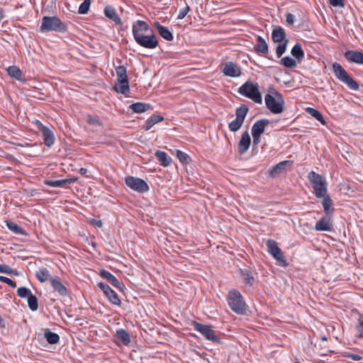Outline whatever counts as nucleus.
<instances>
[{
	"label": "nucleus",
	"mask_w": 363,
	"mask_h": 363,
	"mask_svg": "<svg viewBox=\"0 0 363 363\" xmlns=\"http://www.w3.org/2000/svg\"><path fill=\"white\" fill-rule=\"evenodd\" d=\"M133 35L135 42L145 48L155 49L158 45L156 35L143 21H137L133 23Z\"/></svg>",
	"instance_id": "f257e3e1"
},
{
	"label": "nucleus",
	"mask_w": 363,
	"mask_h": 363,
	"mask_svg": "<svg viewBox=\"0 0 363 363\" xmlns=\"http://www.w3.org/2000/svg\"><path fill=\"white\" fill-rule=\"evenodd\" d=\"M328 183L324 177L319 175V199L323 211L321 213H327V214L335 213V204L330 196L328 193Z\"/></svg>",
	"instance_id": "f03ea898"
},
{
	"label": "nucleus",
	"mask_w": 363,
	"mask_h": 363,
	"mask_svg": "<svg viewBox=\"0 0 363 363\" xmlns=\"http://www.w3.org/2000/svg\"><path fill=\"white\" fill-rule=\"evenodd\" d=\"M227 301L230 309L238 313L244 314L246 311V303L240 292L233 289L228 292Z\"/></svg>",
	"instance_id": "7ed1b4c3"
},
{
	"label": "nucleus",
	"mask_w": 363,
	"mask_h": 363,
	"mask_svg": "<svg viewBox=\"0 0 363 363\" xmlns=\"http://www.w3.org/2000/svg\"><path fill=\"white\" fill-rule=\"evenodd\" d=\"M333 70L335 77L347 86L351 90L357 91L359 86L358 83L353 79L343 68V67L337 62L333 64Z\"/></svg>",
	"instance_id": "20e7f679"
},
{
	"label": "nucleus",
	"mask_w": 363,
	"mask_h": 363,
	"mask_svg": "<svg viewBox=\"0 0 363 363\" xmlns=\"http://www.w3.org/2000/svg\"><path fill=\"white\" fill-rule=\"evenodd\" d=\"M264 100L267 108L273 113H280L284 111V101L279 93L275 91H272L265 96Z\"/></svg>",
	"instance_id": "39448f33"
},
{
	"label": "nucleus",
	"mask_w": 363,
	"mask_h": 363,
	"mask_svg": "<svg viewBox=\"0 0 363 363\" xmlns=\"http://www.w3.org/2000/svg\"><path fill=\"white\" fill-rule=\"evenodd\" d=\"M238 92L255 103H262V96L258 89V84L252 82H247L242 84L238 90Z\"/></svg>",
	"instance_id": "423d86ee"
},
{
	"label": "nucleus",
	"mask_w": 363,
	"mask_h": 363,
	"mask_svg": "<svg viewBox=\"0 0 363 363\" xmlns=\"http://www.w3.org/2000/svg\"><path fill=\"white\" fill-rule=\"evenodd\" d=\"M65 25L55 16H44L42 19L40 30L42 32L48 31H64L65 30Z\"/></svg>",
	"instance_id": "0eeeda50"
},
{
	"label": "nucleus",
	"mask_w": 363,
	"mask_h": 363,
	"mask_svg": "<svg viewBox=\"0 0 363 363\" xmlns=\"http://www.w3.org/2000/svg\"><path fill=\"white\" fill-rule=\"evenodd\" d=\"M125 183L130 189L139 193H145L149 191L148 184L140 178L128 176L125 177Z\"/></svg>",
	"instance_id": "6e6552de"
},
{
	"label": "nucleus",
	"mask_w": 363,
	"mask_h": 363,
	"mask_svg": "<svg viewBox=\"0 0 363 363\" xmlns=\"http://www.w3.org/2000/svg\"><path fill=\"white\" fill-rule=\"evenodd\" d=\"M33 123L36 125L38 130L41 132L44 144L49 147L53 145L55 142V137L53 131L48 126L44 125L38 120H35Z\"/></svg>",
	"instance_id": "1a4fd4ad"
},
{
	"label": "nucleus",
	"mask_w": 363,
	"mask_h": 363,
	"mask_svg": "<svg viewBox=\"0 0 363 363\" xmlns=\"http://www.w3.org/2000/svg\"><path fill=\"white\" fill-rule=\"evenodd\" d=\"M194 326V328L201 333L207 340L215 343H220V339L216 335V332L212 329L211 326L199 323H195Z\"/></svg>",
	"instance_id": "9d476101"
},
{
	"label": "nucleus",
	"mask_w": 363,
	"mask_h": 363,
	"mask_svg": "<svg viewBox=\"0 0 363 363\" xmlns=\"http://www.w3.org/2000/svg\"><path fill=\"white\" fill-rule=\"evenodd\" d=\"M320 213L321 214V217L319 218V231L334 232V214H327V213Z\"/></svg>",
	"instance_id": "9b49d317"
},
{
	"label": "nucleus",
	"mask_w": 363,
	"mask_h": 363,
	"mask_svg": "<svg viewBox=\"0 0 363 363\" xmlns=\"http://www.w3.org/2000/svg\"><path fill=\"white\" fill-rule=\"evenodd\" d=\"M221 71L224 75L230 77H238L241 74L240 68L233 62H226L221 65Z\"/></svg>",
	"instance_id": "f8f14e48"
},
{
	"label": "nucleus",
	"mask_w": 363,
	"mask_h": 363,
	"mask_svg": "<svg viewBox=\"0 0 363 363\" xmlns=\"http://www.w3.org/2000/svg\"><path fill=\"white\" fill-rule=\"evenodd\" d=\"M99 274L102 278L106 279L112 286L121 291H123L124 285L121 284L111 272L105 269H102L100 271Z\"/></svg>",
	"instance_id": "ddd939ff"
},
{
	"label": "nucleus",
	"mask_w": 363,
	"mask_h": 363,
	"mask_svg": "<svg viewBox=\"0 0 363 363\" xmlns=\"http://www.w3.org/2000/svg\"><path fill=\"white\" fill-rule=\"evenodd\" d=\"M345 59L356 64L363 65V52L357 50H347L345 52Z\"/></svg>",
	"instance_id": "4468645a"
},
{
	"label": "nucleus",
	"mask_w": 363,
	"mask_h": 363,
	"mask_svg": "<svg viewBox=\"0 0 363 363\" xmlns=\"http://www.w3.org/2000/svg\"><path fill=\"white\" fill-rule=\"evenodd\" d=\"M251 143L250 134L247 131H245L238 143V152L240 155L245 154L249 149Z\"/></svg>",
	"instance_id": "2eb2a0df"
},
{
	"label": "nucleus",
	"mask_w": 363,
	"mask_h": 363,
	"mask_svg": "<svg viewBox=\"0 0 363 363\" xmlns=\"http://www.w3.org/2000/svg\"><path fill=\"white\" fill-rule=\"evenodd\" d=\"M50 283L55 291H57L60 296H65L68 295L67 289L61 282L58 277L50 279Z\"/></svg>",
	"instance_id": "dca6fc26"
},
{
	"label": "nucleus",
	"mask_w": 363,
	"mask_h": 363,
	"mask_svg": "<svg viewBox=\"0 0 363 363\" xmlns=\"http://www.w3.org/2000/svg\"><path fill=\"white\" fill-rule=\"evenodd\" d=\"M269 123V121L265 118L256 121L252 127V134L261 135L264 132V128Z\"/></svg>",
	"instance_id": "f3484780"
},
{
	"label": "nucleus",
	"mask_w": 363,
	"mask_h": 363,
	"mask_svg": "<svg viewBox=\"0 0 363 363\" xmlns=\"http://www.w3.org/2000/svg\"><path fill=\"white\" fill-rule=\"evenodd\" d=\"M105 16L115 22L116 24L121 25L122 21L118 16L116 9L111 6H106L104 9Z\"/></svg>",
	"instance_id": "a211bd4d"
},
{
	"label": "nucleus",
	"mask_w": 363,
	"mask_h": 363,
	"mask_svg": "<svg viewBox=\"0 0 363 363\" xmlns=\"http://www.w3.org/2000/svg\"><path fill=\"white\" fill-rule=\"evenodd\" d=\"M130 108L133 112L137 113L153 111V108L150 104L141 102L133 104L130 106Z\"/></svg>",
	"instance_id": "6ab92c4d"
},
{
	"label": "nucleus",
	"mask_w": 363,
	"mask_h": 363,
	"mask_svg": "<svg viewBox=\"0 0 363 363\" xmlns=\"http://www.w3.org/2000/svg\"><path fill=\"white\" fill-rule=\"evenodd\" d=\"M272 39L274 43L285 42L286 39L284 30L279 26L275 27L272 33Z\"/></svg>",
	"instance_id": "aec40b11"
},
{
	"label": "nucleus",
	"mask_w": 363,
	"mask_h": 363,
	"mask_svg": "<svg viewBox=\"0 0 363 363\" xmlns=\"http://www.w3.org/2000/svg\"><path fill=\"white\" fill-rule=\"evenodd\" d=\"M246 115H236V118L231 121L229 125V129L232 132L238 131L242 126Z\"/></svg>",
	"instance_id": "412c9836"
},
{
	"label": "nucleus",
	"mask_w": 363,
	"mask_h": 363,
	"mask_svg": "<svg viewBox=\"0 0 363 363\" xmlns=\"http://www.w3.org/2000/svg\"><path fill=\"white\" fill-rule=\"evenodd\" d=\"M154 25L164 39L167 40H172L173 39V35L167 28L160 25L158 22H155Z\"/></svg>",
	"instance_id": "4be33fe9"
},
{
	"label": "nucleus",
	"mask_w": 363,
	"mask_h": 363,
	"mask_svg": "<svg viewBox=\"0 0 363 363\" xmlns=\"http://www.w3.org/2000/svg\"><path fill=\"white\" fill-rule=\"evenodd\" d=\"M114 90L118 93L125 94L129 91L128 79L117 80Z\"/></svg>",
	"instance_id": "5701e85b"
},
{
	"label": "nucleus",
	"mask_w": 363,
	"mask_h": 363,
	"mask_svg": "<svg viewBox=\"0 0 363 363\" xmlns=\"http://www.w3.org/2000/svg\"><path fill=\"white\" fill-rule=\"evenodd\" d=\"M157 160L164 167H167L170 164L172 159L167 154L163 151L158 150L155 154Z\"/></svg>",
	"instance_id": "b1692460"
},
{
	"label": "nucleus",
	"mask_w": 363,
	"mask_h": 363,
	"mask_svg": "<svg viewBox=\"0 0 363 363\" xmlns=\"http://www.w3.org/2000/svg\"><path fill=\"white\" fill-rule=\"evenodd\" d=\"M290 165L289 161H283L274 166L270 171V174L275 177L286 169V166Z\"/></svg>",
	"instance_id": "393cba45"
},
{
	"label": "nucleus",
	"mask_w": 363,
	"mask_h": 363,
	"mask_svg": "<svg viewBox=\"0 0 363 363\" xmlns=\"http://www.w3.org/2000/svg\"><path fill=\"white\" fill-rule=\"evenodd\" d=\"M44 336L46 340L52 345L56 344L60 341V336L48 328L44 330Z\"/></svg>",
	"instance_id": "a878e982"
},
{
	"label": "nucleus",
	"mask_w": 363,
	"mask_h": 363,
	"mask_svg": "<svg viewBox=\"0 0 363 363\" xmlns=\"http://www.w3.org/2000/svg\"><path fill=\"white\" fill-rule=\"evenodd\" d=\"M164 120V118L160 115H152L147 120L143 126L145 130H149L155 124Z\"/></svg>",
	"instance_id": "bb28decb"
},
{
	"label": "nucleus",
	"mask_w": 363,
	"mask_h": 363,
	"mask_svg": "<svg viewBox=\"0 0 363 363\" xmlns=\"http://www.w3.org/2000/svg\"><path fill=\"white\" fill-rule=\"evenodd\" d=\"M255 49L257 52L267 53L268 52V45L264 38L258 36Z\"/></svg>",
	"instance_id": "cd10ccee"
},
{
	"label": "nucleus",
	"mask_w": 363,
	"mask_h": 363,
	"mask_svg": "<svg viewBox=\"0 0 363 363\" xmlns=\"http://www.w3.org/2000/svg\"><path fill=\"white\" fill-rule=\"evenodd\" d=\"M35 277L40 282L43 283L50 278V274L46 268L41 267L35 272Z\"/></svg>",
	"instance_id": "c85d7f7f"
},
{
	"label": "nucleus",
	"mask_w": 363,
	"mask_h": 363,
	"mask_svg": "<svg viewBox=\"0 0 363 363\" xmlns=\"http://www.w3.org/2000/svg\"><path fill=\"white\" fill-rule=\"evenodd\" d=\"M7 72L9 76L18 81H22L23 79V74L21 70L16 66H10L7 69Z\"/></svg>",
	"instance_id": "c756f323"
},
{
	"label": "nucleus",
	"mask_w": 363,
	"mask_h": 363,
	"mask_svg": "<svg viewBox=\"0 0 363 363\" xmlns=\"http://www.w3.org/2000/svg\"><path fill=\"white\" fill-rule=\"evenodd\" d=\"M268 252L271 255H276V254H280L281 249L278 247L277 243L274 240H268L266 242Z\"/></svg>",
	"instance_id": "7c9ffc66"
},
{
	"label": "nucleus",
	"mask_w": 363,
	"mask_h": 363,
	"mask_svg": "<svg viewBox=\"0 0 363 363\" xmlns=\"http://www.w3.org/2000/svg\"><path fill=\"white\" fill-rule=\"evenodd\" d=\"M74 180L73 179H58V180H45V184L52 186V187H62L65 184L67 183H72Z\"/></svg>",
	"instance_id": "2f4dec72"
},
{
	"label": "nucleus",
	"mask_w": 363,
	"mask_h": 363,
	"mask_svg": "<svg viewBox=\"0 0 363 363\" xmlns=\"http://www.w3.org/2000/svg\"><path fill=\"white\" fill-rule=\"evenodd\" d=\"M241 275L243 281L246 284L252 286L255 281L254 277L252 272L247 269H243L240 270Z\"/></svg>",
	"instance_id": "473e14b6"
},
{
	"label": "nucleus",
	"mask_w": 363,
	"mask_h": 363,
	"mask_svg": "<svg viewBox=\"0 0 363 363\" xmlns=\"http://www.w3.org/2000/svg\"><path fill=\"white\" fill-rule=\"evenodd\" d=\"M116 336L121 340L123 345H127L130 342L129 333L124 329L116 330Z\"/></svg>",
	"instance_id": "72a5a7b5"
},
{
	"label": "nucleus",
	"mask_w": 363,
	"mask_h": 363,
	"mask_svg": "<svg viewBox=\"0 0 363 363\" xmlns=\"http://www.w3.org/2000/svg\"><path fill=\"white\" fill-rule=\"evenodd\" d=\"M7 228L18 235H26V231L16 223L11 221H6Z\"/></svg>",
	"instance_id": "f704fd0d"
},
{
	"label": "nucleus",
	"mask_w": 363,
	"mask_h": 363,
	"mask_svg": "<svg viewBox=\"0 0 363 363\" xmlns=\"http://www.w3.org/2000/svg\"><path fill=\"white\" fill-rule=\"evenodd\" d=\"M105 296L111 303L116 306L121 305V299L119 298L118 294L112 289Z\"/></svg>",
	"instance_id": "c9c22d12"
},
{
	"label": "nucleus",
	"mask_w": 363,
	"mask_h": 363,
	"mask_svg": "<svg viewBox=\"0 0 363 363\" xmlns=\"http://www.w3.org/2000/svg\"><path fill=\"white\" fill-rule=\"evenodd\" d=\"M308 179L311 182L312 187L313 189V193L318 197V175L313 171L308 174Z\"/></svg>",
	"instance_id": "e433bc0d"
},
{
	"label": "nucleus",
	"mask_w": 363,
	"mask_h": 363,
	"mask_svg": "<svg viewBox=\"0 0 363 363\" xmlns=\"http://www.w3.org/2000/svg\"><path fill=\"white\" fill-rule=\"evenodd\" d=\"M28 306H29V308L33 311H35L38 309V298L37 297L33 295V294H31L28 297Z\"/></svg>",
	"instance_id": "4c0bfd02"
},
{
	"label": "nucleus",
	"mask_w": 363,
	"mask_h": 363,
	"mask_svg": "<svg viewBox=\"0 0 363 363\" xmlns=\"http://www.w3.org/2000/svg\"><path fill=\"white\" fill-rule=\"evenodd\" d=\"M116 72L117 80L128 79L126 68L124 66H118Z\"/></svg>",
	"instance_id": "58836bf2"
},
{
	"label": "nucleus",
	"mask_w": 363,
	"mask_h": 363,
	"mask_svg": "<svg viewBox=\"0 0 363 363\" xmlns=\"http://www.w3.org/2000/svg\"><path fill=\"white\" fill-rule=\"evenodd\" d=\"M291 52V55L298 60H300L303 57V51L301 48V46L299 44H296L293 47Z\"/></svg>",
	"instance_id": "ea45409f"
},
{
	"label": "nucleus",
	"mask_w": 363,
	"mask_h": 363,
	"mask_svg": "<svg viewBox=\"0 0 363 363\" xmlns=\"http://www.w3.org/2000/svg\"><path fill=\"white\" fill-rule=\"evenodd\" d=\"M277 262L278 264L281 267H286L288 262L285 259L283 252L281 250L280 254H276V255H272Z\"/></svg>",
	"instance_id": "a19ab883"
},
{
	"label": "nucleus",
	"mask_w": 363,
	"mask_h": 363,
	"mask_svg": "<svg viewBox=\"0 0 363 363\" xmlns=\"http://www.w3.org/2000/svg\"><path fill=\"white\" fill-rule=\"evenodd\" d=\"M86 121L93 126H99L101 122L97 115H87Z\"/></svg>",
	"instance_id": "79ce46f5"
},
{
	"label": "nucleus",
	"mask_w": 363,
	"mask_h": 363,
	"mask_svg": "<svg viewBox=\"0 0 363 363\" xmlns=\"http://www.w3.org/2000/svg\"><path fill=\"white\" fill-rule=\"evenodd\" d=\"M281 62L282 65H284L285 67H289V68L294 67L296 65L295 60H294L292 57H289V56L283 57L281 60Z\"/></svg>",
	"instance_id": "37998d69"
},
{
	"label": "nucleus",
	"mask_w": 363,
	"mask_h": 363,
	"mask_svg": "<svg viewBox=\"0 0 363 363\" xmlns=\"http://www.w3.org/2000/svg\"><path fill=\"white\" fill-rule=\"evenodd\" d=\"M91 4V0H84L79 7L78 12L80 14H85L88 12Z\"/></svg>",
	"instance_id": "c03bdc74"
},
{
	"label": "nucleus",
	"mask_w": 363,
	"mask_h": 363,
	"mask_svg": "<svg viewBox=\"0 0 363 363\" xmlns=\"http://www.w3.org/2000/svg\"><path fill=\"white\" fill-rule=\"evenodd\" d=\"M31 294L32 293L30 291V289H27L26 287H24V286L19 287L17 289V294H18V296H20L21 298H26V297L28 298Z\"/></svg>",
	"instance_id": "a18cd8bd"
},
{
	"label": "nucleus",
	"mask_w": 363,
	"mask_h": 363,
	"mask_svg": "<svg viewBox=\"0 0 363 363\" xmlns=\"http://www.w3.org/2000/svg\"><path fill=\"white\" fill-rule=\"evenodd\" d=\"M177 157L181 162L185 163V164L189 163V157L188 156L187 154L182 152V150H177Z\"/></svg>",
	"instance_id": "49530a36"
},
{
	"label": "nucleus",
	"mask_w": 363,
	"mask_h": 363,
	"mask_svg": "<svg viewBox=\"0 0 363 363\" xmlns=\"http://www.w3.org/2000/svg\"><path fill=\"white\" fill-rule=\"evenodd\" d=\"M287 42H288V40H285V42H284V43H280L277 46V48L276 49V53L279 57H281L284 54V52L286 51Z\"/></svg>",
	"instance_id": "de8ad7c7"
},
{
	"label": "nucleus",
	"mask_w": 363,
	"mask_h": 363,
	"mask_svg": "<svg viewBox=\"0 0 363 363\" xmlns=\"http://www.w3.org/2000/svg\"><path fill=\"white\" fill-rule=\"evenodd\" d=\"M0 272L5 273L7 274H16L17 273L14 272V270L8 264H0Z\"/></svg>",
	"instance_id": "09e8293b"
},
{
	"label": "nucleus",
	"mask_w": 363,
	"mask_h": 363,
	"mask_svg": "<svg viewBox=\"0 0 363 363\" xmlns=\"http://www.w3.org/2000/svg\"><path fill=\"white\" fill-rule=\"evenodd\" d=\"M357 330L359 332L358 337L363 338V315H360L358 318Z\"/></svg>",
	"instance_id": "8fccbe9b"
},
{
	"label": "nucleus",
	"mask_w": 363,
	"mask_h": 363,
	"mask_svg": "<svg viewBox=\"0 0 363 363\" xmlns=\"http://www.w3.org/2000/svg\"><path fill=\"white\" fill-rule=\"evenodd\" d=\"M190 8L188 5H186L184 8L181 9L177 15V19H183L186 16Z\"/></svg>",
	"instance_id": "3c124183"
},
{
	"label": "nucleus",
	"mask_w": 363,
	"mask_h": 363,
	"mask_svg": "<svg viewBox=\"0 0 363 363\" xmlns=\"http://www.w3.org/2000/svg\"><path fill=\"white\" fill-rule=\"evenodd\" d=\"M0 281H1L3 283L7 284L8 285L11 286L12 288H16V282H14L13 280H11V279H9V278H8L6 277L0 276Z\"/></svg>",
	"instance_id": "603ef678"
},
{
	"label": "nucleus",
	"mask_w": 363,
	"mask_h": 363,
	"mask_svg": "<svg viewBox=\"0 0 363 363\" xmlns=\"http://www.w3.org/2000/svg\"><path fill=\"white\" fill-rule=\"evenodd\" d=\"M97 286L105 295L111 289V288L108 284L103 282L98 283Z\"/></svg>",
	"instance_id": "864d4df0"
},
{
	"label": "nucleus",
	"mask_w": 363,
	"mask_h": 363,
	"mask_svg": "<svg viewBox=\"0 0 363 363\" xmlns=\"http://www.w3.org/2000/svg\"><path fill=\"white\" fill-rule=\"evenodd\" d=\"M329 3L333 6L335 7H342L343 8L345 6L344 0H328Z\"/></svg>",
	"instance_id": "5fc2aeb1"
},
{
	"label": "nucleus",
	"mask_w": 363,
	"mask_h": 363,
	"mask_svg": "<svg viewBox=\"0 0 363 363\" xmlns=\"http://www.w3.org/2000/svg\"><path fill=\"white\" fill-rule=\"evenodd\" d=\"M247 111L248 108L246 106L242 105L236 109L235 113H247Z\"/></svg>",
	"instance_id": "6e6d98bb"
},
{
	"label": "nucleus",
	"mask_w": 363,
	"mask_h": 363,
	"mask_svg": "<svg viewBox=\"0 0 363 363\" xmlns=\"http://www.w3.org/2000/svg\"><path fill=\"white\" fill-rule=\"evenodd\" d=\"M286 21L288 24L292 25L294 23V16L291 13H287L286 16Z\"/></svg>",
	"instance_id": "4d7b16f0"
},
{
	"label": "nucleus",
	"mask_w": 363,
	"mask_h": 363,
	"mask_svg": "<svg viewBox=\"0 0 363 363\" xmlns=\"http://www.w3.org/2000/svg\"><path fill=\"white\" fill-rule=\"evenodd\" d=\"M253 138V145H257L260 143V135L252 134Z\"/></svg>",
	"instance_id": "13d9d810"
},
{
	"label": "nucleus",
	"mask_w": 363,
	"mask_h": 363,
	"mask_svg": "<svg viewBox=\"0 0 363 363\" xmlns=\"http://www.w3.org/2000/svg\"><path fill=\"white\" fill-rule=\"evenodd\" d=\"M348 357L354 361H359V360H362L363 359L362 357H361L357 354H350L348 355Z\"/></svg>",
	"instance_id": "bf43d9fd"
},
{
	"label": "nucleus",
	"mask_w": 363,
	"mask_h": 363,
	"mask_svg": "<svg viewBox=\"0 0 363 363\" xmlns=\"http://www.w3.org/2000/svg\"><path fill=\"white\" fill-rule=\"evenodd\" d=\"M94 223L96 226L99 228L102 227V222L100 220H94Z\"/></svg>",
	"instance_id": "052dcab7"
},
{
	"label": "nucleus",
	"mask_w": 363,
	"mask_h": 363,
	"mask_svg": "<svg viewBox=\"0 0 363 363\" xmlns=\"http://www.w3.org/2000/svg\"><path fill=\"white\" fill-rule=\"evenodd\" d=\"M87 172V169L86 168H80L79 170V173L81 174H85Z\"/></svg>",
	"instance_id": "680f3d73"
},
{
	"label": "nucleus",
	"mask_w": 363,
	"mask_h": 363,
	"mask_svg": "<svg viewBox=\"0 0 363 363\" xmlns=\"http://www.w3.org/2000/svg\"><path fill=\"white\" fill-rule=\"evenodd\" d=\"M307 111L310 112V113H313V114H315V113H318V111L313 108H307Z\"/></svg>",
	"instance_id": "e2e57ef3"
},
{
	"label": "nucleus",
	"mask_w": 363,
	"mask_h": 363,
	"mask_svg": "<svg viewBox=\"0 0 363 363\" xmlns=\"http://www.w3.org/2000/svg\"><path fill=\"white\" fill-rule=\"evenodd\" d=\"M5 15L4 11L0 9V22L4 19Z\"/></svg>",
	"instance_id": "0e129e2a"
},
{
	"label": "nucleus",
	"mask_w": 363,
	"mask_h": 363,
	"mask_svg": "<svg viewBox=\"0 0 363 363\" xmlns=\"http://www.w3.org/2000/svg\"><path fill=\"white\" fill-rule=\"evenodd\" d=\"M319 122H320L323 124L325 123V121L323 118V115H319Z\"/></svg>",
	"instance_id": "69168bd1"
},
{
	"label": "nucleus",
	"mask_w": 363,
	"mask_h": 363,
	"mask_svg": "<svg viewBox=\"0 0 363 363\" xmlns=\"http://www.w3.org/2000/svg\"><path fill=\"white\" fill-rule=\"evenodd\" d=\"M314 228L318 230V221H315V224H314Z\"/></svg>",
	"instance_id": "338daca9"
},
{
	"label": "nucleus",
	"mask_w": 363,
	"mask_h": 363,
	"mask_svg": "<svg viewBox=\"0 0 363 363\" xmlns=\"http://www.w3.org/2000/svg\"><path fill=\"white\" fill-rule=\"evenodd\" d=\"M321 340H327V338H326V337H325V336H323V337H321Z\"/></svg>",
	"instance_id": "774afa93"
}]
</instances>
